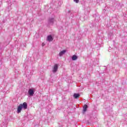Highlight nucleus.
I'll use <instances>...</instances> for the list:
<instances>
[{
    "label": "nucleus",
    "instance_id": "f257e3e1",
    "mask_svg": "<svg viewBox=\"0 0 127 127\" xmlns=\"http://www.w3.org/2000/svg\"><path fill=\"white\" fill-rule=\"evenodd\" d=\"M22 108L24 110H26L27 109V103L26 102H24L23 104H20L17 108V113L19 114V113H21V110H22Z\"/></svg>",
    "mask_w": 127,
    "mask_h": 127
},
{
    "label": "nucleus",
    "instance_id": "f03ea898",
    "mask_svg": "<svg viewBox=\"0 0 127 127\" xmlns=\"http://www.w3.org/2000/svg\"><path fill=\"white\" fill-rule=\"evenodd\" d=\"M57 70H58V64H56L54 65L53 69V73H56V72H57Z\"/></svg>",
    "mask_w": 127,
    "mask_h": 127
},
{
    "label": "nucleus",
    "instance_id": "7ed1b4c3",
    "mask_svg": "<svg viewBox=\"0 0 127 127\" xmlns=\"http://www.w3.org/2000/svg\"><path fill=\"white\" fill-rule=\"evenodd\" d=\"M28 94L30 96H33V95H34V91H33V89H30L28 91Z\"/></svg>",
    "mask_w": 127,
    "mask_h": 127
},
{
    "label": "nucleus",
    "instance_id": "20e7f679",
    "mask_svg": "<svg viewBox=\"0 0 127 127\" xmlns=\"http://www.w3.org/2000/svg\"><path fill=\"white\" fill-rule=\"evenodd\" d=\"M47 40L48 41H49L50 42L53 41V38L52 37V36L49 35L47 37Z\"/></svg>",
    "mask_w": 127,
    "mask_h": 127
},
{
    "label": "nucleus",
    "instance_id": "39448f33",
    "mask_svg": "<svg viewBox=\"0 0 127 127\" xmlns=\"http://www.w3.org/2000/svg\"><path fill=\"white\" fill-rule=\"evenodd\" d=\"M72 61H75L78 59V57L75 55H73L71 58Z\"/></svg>",
    "mask_w": 127,
    "mask_h": 127
},
{
    "label": "nucleus",
    "instance_id": "423d86ee",
    "mask_svg": "<svg viewBox=\"0 0 127 127\" xmlns=\"http://www.w3.org/2000/svg\"><path fill=\"white\" fill-rule=\"evenodd\" d=\"M73 97H74V99H78V98H79L80 97V95L79 94L74 93L73 94Z\"/></svg>",
    "mask_w": 127,
    "mask_h": 127
},
{
    "label": "nucleus",
    "instance_id": "0eeeda50",
    "mask_svg": "<svg viewBox=\"0 0 127 127\" xmlns=\"http://www.w3.org/2000/svg\"><path fill=\"white\" fill-rule=\"evenodd\" d=\"M48 22L49 23H53V22H54V18H50L48 20Z\"/></svg>",
    "mask_w": 127,
    "mask_h": 127
},
{
    "label": "nucleus",
    "instance_id": "6e6552de",
    "mask_svg": "<svg viewBox=\"0 0 127 127\" xmlns=\"http://www.w3.org/2000/svg\"><path fill=\"white\" fill-rule=\"evenodd\" d=\"M66 53V51L65 50H64L63 51H61L60 53H59V55L60 56H62V55H63L64 54H65Z\"/></svg>",
    "mask_w": 127,
    "mask_h": 127
},
{
    "label": "nucleus",
    "instance_id": "1a4fd4ad",
    "mask_svg": "<svg viewBox=\"0 0 127 127\" xmlns=\"http://www.w3.org/2000/svg\"><path fill=\"white\" fill-rule=\"evenodd\" d=\"M87 109H88V106L87 105H84L83 106V112H86L87 111Z\"/></svg>",
    "mask_w": 127,
    "mask_h": 127
},
{
    "label": "nucleus",
    "instance_id": "9d476101",
    "mask_svg": "<svg viewBox=\"0 0 127 127\" xmlns=\"http://www.w3.org/2000/svg\"><path fill=\"white\" fill-rule=\"evenodd\" d=\"M73 1L76 2V3H78L79 2V0H73Z\"/></svg>",
    "mask_w": 127,
    "mask_h": 127
},
{
    "label": "nucleus",
    "instance_id": "9b49d317",
    "mask_svg": "<svg viewBox=\"0 0 127 127\" xmlns=\"http://www.w3.org/2000/svg\"><path fill=\"white\" fill-rule=\"evenodd\" d=\"M43 45H43V44H42V46H43Z\"/></svg>",
    "mask_w": 127,
    "mask_h": 127
},
{
    "label": "nucleus",
    "instance_id": "f8f14e48",
    "mask_svg": "<svg viewBox=\"0 0 127 127\" xmlns=\"http://www.w3.org/2000/svg\"><path fill=\"white\" fill-rule=\"evenodd\" d=\"M43 45H43V44H42V46H43Z\"/></svg>",
    "mask_w": 127,
    "mask_h": 127
}]
</instances>
